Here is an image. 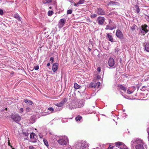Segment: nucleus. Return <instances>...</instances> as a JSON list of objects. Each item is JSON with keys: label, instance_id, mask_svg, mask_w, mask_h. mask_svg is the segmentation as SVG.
Instances as JSON below:
<instances>
[{"label": "nucleus", "instance_id": "1", "mask_svg": "<svg viewBox=\"0 0 149 149\" xmlns=\"http://www.w3.org/2000/svg\"><path fill=\"white\" fill-rule=\"evenodd\" d=\"M88 146L87 142L84 141H82L77 142L75 146L77 149H85Z\"/></svg>", "mask_w": 149, "mask_h": 149}, {"label": "nucleus", "instance_id": "2", "mask_svg": "<svg viewBox=\"0 0 149 149\" xmlns=\"http://www.w3.org/2000/svg\"><path fill=\"white\" fill-rule=\"evenodd\" d=\"M59 138V139L57 140V142L61 145H66L68 142V139L65 136H61Z\"/></svg>", "mask_w": 149, "mask_h": 149}, {"label": "nucleus", "instance_id": "3", "mask_svg": "<svg viewBox=\"0 0 149 149\" xmlns=\"http://www.w3.org/2000/svg\"><path fill=\"white\" fill-rule=\"evenodd\" d=\"M137 144L135 146L136 149H144L146 146L144 142L141 140H137Z\"/></svg>", "mask_w": 149, "mask_h": 149}, {"label": "nucleus", "instance_id": "4", "mask_svg": "<svg viewBox=\"0 0 149 149\" xmlns=\"http://www.w3.org/2000/svg\"><path fill=\"white\" fill-rule=\"evenodd\" d=\"M139 30L141 33L144 36L148 32V27L146 24L143 25L140 27Z\"/></svg>", "mask_w": 149, "mask_h": 149}, {"label": "nucleus", "instance_id": "5", "mask_svg": "<svg viewBox=\"0 0 149 149\" xmlns=\"http://www.w3.org/2000/svg\"><path fill=\"white\" fill-rule=\"evenodd\" d=\"M11 117L15 122L16 123L19 121L21 120V117L20 116L16 113L12 114L11 116Z\"/></svg>", "mask_w": 149, "mask_h": 149}, {"label": "nucleus", "instance_id": "6", "mask_svg": "<svg viewBox=\"0 0 149 149\" xmlns=\"http://www.w3.org/2000/svg\"><path fill=\"white\" fill-rule=\"evenodd\" d=\"M96 12L99 15H104L106 14V13L104 10L101 8H97Z\"/></svg>", "mask_w": 149, "mask_h": 149}, {"label": "nucleus", "instance_id": "7", "mask_svg": "<svg viewBox=\"0 0 149 149\" xmlns=\"http://www.w3.org/2000/svg\"><path fill=\"white\" fill-rule=\"evenodd\" d=\"M105 19L104 17L99 16L97 18V21L99 24L102 25L105 21Z\"/></svg>", "mask_w": 149, "mask_h": 149}, {"label": "nucleus", "instance_id": "8", "mask_svg": "<svg viewBox=\"0 0 149 149\" xmlns=\"http://www.w3.org/2000/svg\"><path fill=\"white\" fill-rule=\"evenodd\" d=\"M65 20L64 19H61L59 22L58 26L59 28H62L65 23Z\"/></svg>", "mask_w": 149, "mask_h": 149}, {"label": "nucleus", "instance_id": "9", "mask_svg": "<svg viewBox=\"0 0 149 149\" xmlns=\"http://www.w3.org/2000/svg\"><path fill=\"white\" fill-rule=\"evenodd\" d=\"M116 35L117 37L120 39L123 38V35L122 32L119 29H117L116 32Z\"/></svg>", "mask_w": 149, "mask_h": 149}, {"label": "nucleus", "instance_id": "10", "mask_svg": "<svg viewBox=\"0 0 149 149\" xmlns=\"http://www.w3.org/2000/svg\"><path fill=\"white\" fill-rule=\"evenodd\" d=\"M108 64L109 66L110 67H113L114 66L115 61L113 58H109L108 61Z\"/></svg>", "mask_w": 149, "mask_h": 149}, {"label": "nucleus", "instance_id": "11", "mask_svg": "<svg viewBox=\"0 0 149 149\" xmlns=\"http://www.w3.org/2000/svg\"><path fill=\"white\" fill-rule=\"evenodd\" d=\"M106 37L107 39L111 42H113V39L111 35H110L109 33H107Z\"/></svg>", "mask_w": 149, "mask_h": 149}, {"label": "nucleus", "instance_id": "12", "mask_svg": "<svg viewBox=\"0 0 149 149\" xmlns=\"http://www.w3.org/2000/svg\"><path fill=\"white\" fill-rule=\"evenodd\" d=\"M77 108L78 107H77V104H75L74 105L72 103L70 104L68 107V108L70 110H72Z\"/></svg>", "mask_w": 149, "mask_h": 149}, {"label": "nucleus", "instance_id": "13", "mask_svg": "<svg viewBox=\"0 0 149 149\" xmlns=\"http://www.w3.org/2000/svg\"><path fill=\"white\" fill-rule=\"evenodd\" d=\"M58 66V64L57 63H56L54 64L52 67V70L53 71L55 72L57 70Z\"/></svg>", "mask_w": 149, "mask_h": 149}, {"label": "nucleus", "instance_id": "14", "mask_svg": "<svg viewBox=\"0 0 149 149\" xmlns=\"http://www.w3.org/2000/svg\"><path fill=\"white\" fill-rule=\"evenodd\" d=\"M107 5L108 6L114 5L119 6L120 5V4L119 3L117 2L113 1H110L107 4Z\"/></svg>", "mask_w": 149, "mask_h": 149}, {"label": "nucleus", "instance_id": "15", "mask_svg": "<svg viewBox=\"0 0 149 149\" xmlns=\"http://www.w3.org/2000/svg\"><path fill=\"white\" fill-rule=\"evenodd\" d=\"M132 89L131 90H130L129 89L127 90V93L128 94H130L133 93L136 89L135 87L134 86H132Z\"/></svg>", "mask_w": 149, "mask_h": 149}, {"label": "nucleus", "instance_id": "16", "mask_svg": "<svg viewBox=\"0 0 149 149\" xmlns=\"http://www.w3.org/2000/svg\"><path fill=\"white\" fill-rule=\"evenodd\" d=\"M77 104L78 108L84 106V103L83 101H81L79 102L78 104Z\"/></svg>", "mask_w": 149, "mask_h": 149}, {"label": "nucleus", "instance_id": "17", "mask_svg": "<svg viewBox=\"0 0 149 149\" xmlns=\"http://www.w3.org/2000/svg\"><path fill=\"white\" fill-rule=\"evenodd\" d=\"M14 17L18 21H20L21 20V18L19 15L17 14L16 13L14 15Z\"/></svg>", "mask_w": 149, "mask_h": 149}, {"label": "nucleus", "instance_id": "18", "mask_svg": "<svg viewBox=\"0 0 149 149\" xmlns=\"http://www.w3.org/2000/svg\"><path fill=\"white\" fill-rule=\"evenodd\" d=\"M145 50L146 51L149 52V42L147 43L144 46Z\"/></svg>", "mask_w": 149, "mask_h": 149}, {"label": "nucleus", "instance_id": "19", "mask_svg": "<svg viewBox=\"0 0 149 149\" xmlns=\"http://www.w3.org/2000/svg\"><path fill=\"white\" fill-rule=\"evenodd\" d=\"M24 101L25 103L29 105H31L33 104V102L30 100L24 99Z\"/></svg>", "mask_w": 149, "mask_h": 149}, {"label": "nucleus", "instance_id": "20", "mask_svg": "<svg viewBox=\"0 0 149 149\" xmlns=\"http://www.w3.org/2000/svg\"><path fill=\"white\" fill-rule=\"evenodd\" d=\"M118 88L121 90H123L124 91H125L126 88L122 85H119L118 86Z\"/></svg>", "mask_w": 149, "mask_h": 149}, {"label": "nucleus", "instance_id": "21", "mask_svg": "<svg viewBox=\"0 0 149 149\" xmlns=\"http://www.w3.org/2000/svg\"><path fill=\"white\" fill-rule=\"evenodd\" d=\"M82 118V117L81 116H78L75 118V119L77 122H79L81 121Z\"/></svg>", "mask_w": 149, "mask_h": 149}, {"label": "nucleus", "instance_id": "22", "mask_svg": "<svg viewBox=\"0 0 149 149\" xmlns=\"http://www.w3.org/2000/svg\"><path fill=\"white\" fill-rule=\"evenodd\" d=\"M135 7L136 13L139 14L140 11L139 6L137 5H135Z\"/></svg>", "mask_w": 149, "mask_h": 149}, {"label": "nucleus", "instance_id": "23", "mask_svg": "<svg viewBox=\"0 0 149 149\" xmlns=\"http://www.w3.org/2000/svg\"><path fill=\"white\" fill-rule=\"evenodd\" d=\"M123 143L121 142H116L115 143L116 146V147H117L118 148H119L120 146Z\"/></svg>", "mask_w": 149, "mask_h": 149}, {"label": "nucleus", "instance_id": "24", "mask_svg": "<svg viewBox=\"0 0 149 149\" xmlns=\"http://www.w3.org/2000/svg\"><path fill=\"white\" fill-rule=\"evenodd\" d=\"M114 28V27H111L110 26L108 25L105 28V29L106 30H113Z\"/></svg>", "mask_w": 149, "mask_h": 149}, {"label": "nucleus", "instance_id": "25", "mask_svg": "<svg viewBox=\"0 0 149 149\" xmlns=\"http://www.w3.org/2000/svg\"><path fill=\"white\" fill-rule=\"evenodd\" d=\"M52 2V0H43L42 2L44 4L49 3Z\"/></svg>", "mask_w": 149, "mask_h": 149}, {"label": "nucleus", "instance_id": "26", "mask_svg": "<svg viewBox=\"0 0 149 149\" xmlns=\"http://www.w3.org/2000/svg\"><path fill=\"white\" fill-rule=\"evenodd\" d=\"M137 140L140 139H136V140L134 139L131 141L132 145V146H133V145H134V144H137V142L136 141Z\"/></svg>", "mask_w": 149, "mask_h": 149}, {"label": "nucleus", "instance_id": "27", "mask_svg": "<svg viewBox=\"0 0 149 149\" xmlns=\"http://www.w3.org/2000/svg\"><path fill=\"white\" fill-rule=\"evenodd\" d=\"M80 86L78 85L77 83H75L74 85V87L75 89H78L79 88Z\"/></svg>", "mask_w": 149, "mask_h": 149}, {"label": "nucleus", "instance_id": "28", "mask_svg": "<svg viewBox=\"0 0 149 149\" xmlns=\"http://www.w3.org/2000/svg\"><path fill=\"white\" fill-rule=\"evenodd\" d=\"M44 143L45 144L47 147H48L49 146L48 143V142L47 141V140L45 139H43V140Z\"/></svg>", "mask_w": 149, "mask_h": 149}, {"label": "nucleus", "instance_id": "29", "mask_svg": "<svg viewBox=\"0 0 149 149\" xmlns=\"http://www.w3.org/2000/svg\"><path fill=\"white\" fill-rule=\"evenodd\" d=\"M47 110L49 111H52L51 112V113H54L55 112V111L54 110V108L52 107L48 108L47 109Z\"/></svg>", "mask_w": 149, "mask_h": 149}, {"label": "nucleus", "instance_id": "30", "mask_svg": "<svg viewBox=\"0 0 149 149\" xmlns=\"http://www.w3.org/2000/svg\"><path fill=\"white\" fill-rule=\"evenodd\" d=\"M96 83H91L90 86L93 88H96Z\"/></svg>", "mask_w": 149, "mask_h": 149}, {"label": "nucleus", "instance_id": "31", "mask_svg": "<svg viewBox=\"0 0 149 149\" xmlns=\"http://www.w3.org/2000/svg\"><path fill=\"white\" fill-rule=\"evenodd\" d=\"M35 136V133H31L30 135V138L31 139H34V136Z\"/></svg>", "mask_w": 149, "mask_h": 149}, {"label": "nucleus", "instance_id": "32", "mask_svg": "<svg viewBox=\"0 0 149 149\" xmlns=\"http://www.w3.org/2000/svg\"><path fill=\"white\" fill-rule=\"evenodd\" d=\"M63 105V104L61 102H60L56 104V105L58 107H61Z\"/></svg>", "mask_w": 149, "mask_h": 149}, {"label": "nucleus", "instance_id": "33", "mask_svg": "<svg viewBox=\"0 0 149 149\" xmlns=\"http://www.w3.org/2000/svg\"><path fill=\"white\" fill-rule=\"evenodd\" d=\"M97 16V15L95 14H93L90 16L92 18H93L96 17Z\"/></svg>", "mask_w": 149, "mask_h": 149}, {"label": "nucleus", "instance_id": "34", "mask_svg": "<svg viewBox=\"0 0 149 149\" xmlns=\"http://www.w3.org/2000/svg\"><path fill=\"white\" fill-rule=\"evenodd\" d=\"M84 0H79V1L77 2V3L79 4H83L84 3Z\"/></svg>", "mask_w": 149, "mask_h": 149}, {"label": "nucleus", "instance_id": "35", "mask_svg": "<svg viewBox=\"0 0 149 149\" xmlns=\"http://www.w3.org/2000/svg\"><path fill=\"white\" fill-rule=\"evenodd\" d=\"M100 83L99 82H98L97 83H96V88H98L100 86Z\"/></svg>", "mask_w": 149, "mask_h": 149}, {"label": "nucleus", "instance_id": "36", "mask_svg": "<svg viewBox=\"0 0 149 149\" xmlns=\"http://www.w3.org/2000/svg\"><path fill=\"white\" fill-rule=\"evenodd\" d=\"M125 146L124 145V144L123 143L121 146L119 147V148H120L121 149H124L125 148Z\"/></svg>", "mask_w": 149, "mask_h": 149}, {"label": "nucleus", "instance_id": "37", "mask_svg": "<svg viewBox=\"0 0 149 149\" xmlns=\"http://www.w3.org/2000/svg\"><path fill=\"white\" fill-rule=\"evenodd\" d=\"M53 13V11L49 10L48 12V16H51L52 15Z\"/></svg>", "mask_w": 149, "mask_h": 149}, {"label": "nucleus", "instance_id": "38", "mask_svg": "<svg viewBox=\"0 0 149 149\" xmlns=\"http://www.w3.org/2000/svg\"><path fill=\"white\" fill-rule=\"evenodd\" d=\"M72 12V11L71 10H67V13L68 14H71Z\"/></svg>", "mask_w": 149, "mask_h": 149}, {"label": "nucleus", "instance_id": "39", "mask_svg": "<svg viewBox=\"0 0 149 149\" xmlns=\"http://www.w3.org/2000/svg\"><path fill=\"white\" fill-rule=\"evenodd\" d=\"M66 99L65 98H64L61 102L64 105L65 103L66 102Z\"/></svg>", "mask_w": 149, "mask_h": 149}, {"label": "nucleus", "instance_id": "40", "mask_svg": "<svg viewBox=\"0 0 149 149\" xmlns=\"http://www.w3.org/2000/svg\"><path fill=\"white\" fill-rule=\"evenodd\" d=\"M39 66L38 65H36L34 67V69L36 70H38L39 69Z\"/></svg>", "mask_w": 149, "mask_h": 149}, {"label": "nucleus", "instance_id": "41", "mask_svg": "<svg viewBox=\"0 0 149 149\" xmlns=\"http://www.w3.org/2000/svg\"><path fill=\"white\" fill-rule=\"evenodd\" d=\"M23 134L25 136H27L29 135V133L28 132H23Z\"/></svg>", "mask_w": 149, "mask_h": 149}, {"label": "nucleus", "instance_id": "42", "mask_svg": "<svg viewBox=\"0 0 149 149\" xmlns=\"http://www.w3.org/2000/svg\"><path fill=\"white\" fill-rule=\"evenodd\" d=\"M31 109L29 107H27L26 109V111L27 112H29L30 111Z\"/></svg>", "mask_w": 149, "mask_h": 149}, {"label": "nucleus", "instance_id": "43", "mask_svg": "<svg viewBox=\"0 0 149 149\" xmlns=\"http://www.w3.org/2000/svg\"><path fill=\"white\" fill-rule=\"evenodd\" d=\"M3 14V11L2 9H0V15H2Z\"/></svg>", "mask_w": 149, "mask_h": 149}, {"label": "nucleus", "instance_id": "44", "mask_svg": "<svg viewBox=\"0 0 149 149\" xmlns=\"http://www.w3.org/2000/svg\"><path fill=\"white\" fill-rule=\"evenodd\" d=\"M29 149H36V148L35 147L32 146H29Z\"/></svg>", "mask_w": 149, "mask_h": 149}, {"label": "nucleus", "instance_id": "45", "mask_svg": "<svg viewBox=\"0 0 149 149\" xmlns=\"http://www.w3.org/2000/svg\"><path fill=\"white\" fill-rule=\"evenodd\" d=\"M135 29V28L134 26H132L131 28V30H132V31L134 30Z\"/></svg>", "mask_w": 149, "mask_h": 149}, {"label": "nucleus", "instance_id": "46", "mask_svg": "<svg viewBox=\"0 0 149 149\" xmlns=\"http://www.w3.org/2000/svg\"><path fill=\"white\" fill-rule=\"evenodd\" d=\"M23 111V109L22 108H20L19 109V112L20 113H22Z\"/></svg>", "mask_w": 149, "mask_h": 149}, {"label": "nucleus", "instance_id": "47", "mask_svg": "<svg viewBox=\"0 0 149 149\" xmlns=\"http://www.w3.org/2000/svg\"><path fill=\"white\" fill-rule=\"evenodd\" d=\"M50 61H52V62H53L54 61V58L52 57H51L50 58Z\"/></svg>", "mask_w": 149, "mask_h": 149}, {"label": "nucleus", "instance_id": "48", "mask_svg": "<svg viewBox=\"0 0 149 149\" xmlns=\"http://www.w3.org/2000/svg\"><path fill=\"white\" fill-rule=\"evenodd\" d=\"M146 18L147 19V20L148 21V22H149V16L148 15H146Z\"/></svg>", "mask_w": 149, "mask_h": 149}, {"label": "nucleus", "instance_id": "49", "mask_svg": "<svg viewBox=\"0 0 149 149\" xmlns=\"http://www.w3.org/2000/svg\"><path fill=\"white\" fill-rule=\"evenodd\" d=\"M97 71L98 72H100L101 71V68L100 67H99L97 68Z\"/></svg>", "mask_w": 149, "mask_h": 149}, {"label": "nucleus", "instance_id": "50", "mask_svg": "<svg viewBox=\"0 0 149 149\" xmlns=\"http://www.w3.org/2000/svg\"><path fill=\"white\" fill-rule=\"evenodd\" d=\"M79 4L77 3V2L76 3H74V6H79Z\"/></svg>", "mask_w": 149, "mask_h": 149}, {"label": "nucleus", "instance_id": "51", "mask_svg": "<svg viewBox=\"0 0 149 149\" xmlns=\"http://www.w3.org/2000/svg\"><path fill=\"white\" fill-rule=\"evenodd\" d=\"M100 78V76L98 75L97 77V79H99Z\"/></svg>", "mask_w": 149, "mask_h": 149}, {"label": "nucleus", "instance_id": "52", "mask_svg": "<svg viewBox=\"0 0 149 149\" xmlns=\"http://www.w3.org/2000/svg\"><path fill=\"white\" fill-rule=\"evenodd\" d=\"M147 132H148V137H149V127L147 129Z\"/></svg>", "mask_w": 149, "mask_h": 149}, {"label": "nucleus", "instance_id": "53", "mask_svg": "<svg viewBox=\"0 0 149 149\" xmlns=\"http://www.w3.org/2000/svg\"><path fill=\"white\" fill-rule=\"evenodd\" d=\"M113 146H112V147H109L108 148V149H113Z\"/></svg>", "mask_w": 149, "mask_h": 149}, {"label": "nucleus", "instance_id": "54", "mask_svg": "<svg viewBox=\"0 0 149 149\" xmlns=\"http://www.w3.org/2000/svg\"><path fill=\"white\" fill-rule=\"evenodd\" d=\"M50 63H48L47 64V67H49L50 66Z\"/></svg>", "mask_w": 149, "mask_h": 149}, {"label": "nucleus", "instance_id": "55", "mask_svg": "<svg viewBox=\"0 0 149 149\" xmlns=\"http://www.w3.org/2000/svg\"><path fill=\"white\" fill-rule=\"evenodd\" d=\"M87 20L88 22H91V21L90 20V19H88Z\"/></svg>", "mask_w": 149, "mask_h": 149}, {"label": "nucleus", "instance_id": "56", "mask_svg": "<svg viewBox=\"0 0 149 149\" xmlns=\"http://www.w3.org/2000/svg\"><path fill=\"white\" fill-rule=\"evenodd\" d=\"M34 116H32L31 117V119H34Z\"/></svg>", "mask_w": 149, "mask_h": 149}, {"label": "nucleus", "instance_id": "57", "mask_svg": "<svg viewBox=\"0 0 149 149\" xmlns=\"http://www.w3.org/2000/svg\"><path fill=\"white\" fill-rule=\"evenodd\" d=\"M66 149H72V148L70 147H68Z\"/></svg>", "mask_w": 149, "mask_h": 149}, {"label": "nucleus", "instance_id": "58", "mask_svg": "<svg viewBox=\"0 0 149 149\" xmlns=\"http://www.w3.org/2000/svg\"><path fill=\"white\" fill-rule=\"evenodd\" d=\"M88 50L89 51H91V49L90 48H89V47L88 48Z\"/></svg>", "mask_w": 149, "mask_h": 149}, {"label": "nucleus", "instance_id": "59", "mask_svg": "<svg viewBox=\"0 0 149 149\" xmlns=\"http://www.w3.org/2000/svg\"><path fill=\"white\" fill-rule=\"evenodd\" d=\"M124 149H128V148H127L126 146H125Z\"/></svg>", "mask_w": 149, "mask_h": 149}, {"label": "nucleus", "instance_id": "60", "mask_svg": "<svg viewBox=\"0 0 149 149\" xmlns=\"http://www.w3.org/2000/svg\"><path fill=\"white\" fill-rule=\"evenodd\" d=\"M11 74H14V72H12L11 73Z\"/></svg>", "mask_w": 149, "mask_h": 149}, {"label": "nucleus", "instance_id": "61", "mask_svg": "<svg viewBox=\"0 0 149 149\" xmlns=\"http://www.w3.org/2000/svg\"><path fill=\"white\" fill-rule=\"evenodd\" d=\"M109 15H111V13H109Z\"/></svg>", "mask_w": 149, "mask_h": 149}, {"label": "nucleus", "instance_id": "62", "mask_svg": "<svg viewBox=\"0 0 149 149\" xmlns=\"http://www.w3.org/2000/svg\"><path fill=\"white\" fill-rule=\"evenodd\" d=\"M39 136H40V138H42V137L41 136H40V135H39Z\"/></svg>", "mask_w": 149, "mask_h": 149}]
</instances>
